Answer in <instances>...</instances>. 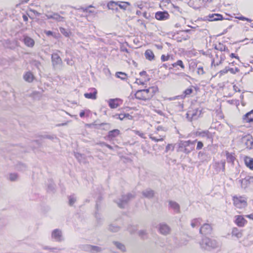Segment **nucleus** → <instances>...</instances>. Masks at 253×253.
<instances>
[{"label": "nucleus", "mask_w": 253, "mask_h": 253, "mask_svg": "<svg viewBox=\"0 0 253 253\" xmlns=\"http://www.w3.org/2000/svg\"><path fill=\"white\" fill-rule=\"evenodd\" d=\"M113 244L116 246V247L120 250L122 252H125L126 250V247L124 245L122 244V243L119 242L114 241L113 242Z\"/></svg>", "instance_id": "473e14b6"}, {"label": "nucleus", "mask_w": 253, "mask_h": 253, "mask_svg": "<svg viewBox=\"0 0 253 253\" xmlns=\"http://www.w3.org/2000/svg\"><path fill=\"white\" fill-rule=\"evenodd\" d=\"M169 14L167 12H158L155 14V17L159 20H164L167 19Z\"/></svg>", "instance_id": "2eb2a0df"}, {"label": "nucleus", "mask_w": 253, "mask_h": 253, "mask_svg": "<svg viewBox=\"0 0 253 253\" xmlns=\"http://www.w3.org/2000/svg\"><path fill=\"white\" fill-rule=\"evenodd\" d=\"M137 229V227L136 226H131V227H129V231L131 233H133L134 232V231L135 230H136Z\"/></svg>", "instance_id": "5fc2aeb1"}, {"label": "nucleus", "mask_w": 253, "mask_h": 253, "mask_svg": "<svg viewBox=\"0 0 253 253\" xmlns=\"http://www.w3.org/2000/svg\"><path fill=\"white\" fill-rule=\"evenodd\" d=\"M23 42L27 46L29 47H33L35 45L34 40L26 35L23 36Z\"/></svg>", "instance_id": "f8f14e48"}, {"label": "nucleus", "mask_w": 253, "mask_h": 253, "mask_svg": "<svg viewBox=\"0 0 253 253\" xmlns=\"http://www.w3.org/2000/svg\"><path fill=\"white\" fill-rule=\"evenodd\" d=\"M23 19L24 21L25 22H26L28 20V17L26 15H23Z\"/></svg>", "instance_id": "052dcab7"}, {"label": "nucleus", "mask_w": 253, "mask_h": 253, "mask_svg": "<svg viewBox=\"0 0 253 253\" xmlns=\"http://www.w3.org/2000/svg\"><path fill=\"white\" fill-rule=\"evenodd\" d=\"M244 120L247 122L250 123L253 121V110L249 113H247L243 117Z\"/></svg>", "instance_id": "5701e85b"}, {"label": "nucleus", "mask_w": 253, "mask_h": 253, "mask_svg": "<svg viewBox=\"0 0 253 253\" xmlns=\"http://www.w3.org/2000/svg\"><path fill=\"white\" fill-rule=\"evenodd\" d=\"M75 157L80 162H84L85 160L84 156L79 153H76L75 154Z\"/></svg>", "instance_id": "c9c22d12"}, {"label": "nucleus", "mask_w": 253, "mask_h": 253, "mask_svg": "<svg viewBox=\"0 0 253 253\" xmlns=\"http://www.w3.org/2000/svg\"><path fill=\"white\" fill-rule=\"evenodd\" d=\"M145 57L147 59L151 61L154 59L155 55L151 50L147 49L145 52Z\"/></svg>", "instance_id": "a878e982"}, {"label": "nucleus", "mask_w": 253, "mask_h": 253, "mask_svg": "<svg viewBox=\"0 0 253 253\" xmlns=\"http://www.w3.org/2000/svg\"><path fill=\"white\" fill-rule=\"evenodd\" d=\"M169 208L173 210L175 212L178 213L180 211V207L178 204L176 202L170 201L169 202Z\"/></svg>", "instance_id": "412c9836"}, {"label": "nucleus", "mask_w": 253, "mask_h": 253, "mask_svg": "<svg viewBox=\"0 0 253 253\" xmlns=\"http://www.w3.org/2000/svg\"><path fill=\"white\" fill-rule=\"evenodd\" d=\"M164 137H165V135H162L160 136V138H157L156 137L152 136L151 135L150 136V138L152 140L156 142H158L159 141H163L164 140Z\"/></svg>", "instance_id": "58836bf2"}, {"label": "nucleus", "mask_w": 253, "mask_h": 253, "mask_svg": "<svg viewBox=\"0 0 253 253\" xmlns=\"http://www.w3.org/2000/svg\"><path fill=\"white\" fill-rule=\"evenodd\" d=\"M203 143L202 142H201V141L198 142L196 149L197 150H200V149H201L203 148Z\"/></svg>", "instance_id": "8fccbe9b"}, {"label": "nucleus", "mask_w": 253, "mask_h": 253, "mask_svg": "<svg viewBox=\"0 0 253 253\" xmlns=\"http://www.w3.org/2000/svg\"><path fill=\"white\" fill-rule=\"evenodd\" d=\"M233 89H234L236 92H240V89H239V88L237 86H236V85H234L233 86Z\"/></svg>", "instance_id": "bf43d9fd"}, {"label": "nucleus", "mask_w": 253, "mask_h": 253, "mask_svg": "<svg viewBox=\"0 0 253 253\" xmlns=\"http://www.w3.org/2000/svg\"><path fill=\"white\" fill-rule=\"evenodd\" d=\"M246 220L241 215L236 216V223L238 226L243 227L246 223Z\"/></svg>", "instance_id": "6ab92c4d"}, {"label": "nucleus", "mask_w": 253, "mask_h": 253, "mask_svg": "<svg viewBox=\"0 0 253 253\" xmlns=\"http://www.w3.org/2000/svg\"><path fill=\"white\" fill-rule=\"evenodd\" d=\"M84 250L86 251L90 252L91 253H96L100 252L102 251L101 248L91 245H86L84 247Z\"/></svg>", "instance_id": "ddd939ff"}, {"label": "nucleus", "mask_w": 253, "mask_h": 253, "mask_svg": "<svg viewBox=\"0 0 253 253\" xmlns=\"http://www.w3.org/2000/svg\"><path fill=\"white\" fill-rule=\"evenodd\" d=\"M117 203L119 207L121 209H123L125 207L126 205V199L125 196L123 197L122 199H119Z\"/></svg>", "instance_id": "bb28decb"}, {"label": "nucleus", "mask_w": 253, "mask_h": 253, "mask_svg": "<svg viewBox=\"0 0 253 253\" xmlns=\"http://www.w3.org/2000/svg\"><path fill=\"white\" fill-rule=\"evenodd\" d=\"M226 156L227 162L231 163L232 164H233L235 160V157L234 156V155L228 152H226Z\"/></svg>", "instance_id": "c756f323"}, {"label": "nucleus", "mask_w": 253, "mask_h": 253, "mask_svg": "<svg viewBox=\"0 0 253 253\" xmlns=\"http://www.w3.org/2000/svg\"><path fill=\"white\" fill-rule=\"evenodd\" d=\"M212 227L211 225L208 223H205L203 225L200 229V233L203 234H209L211 233Z\"/></svg>", "instance_id": "9b49d317"}, {"label": "nucleus", "mask_w": 253, "mask_h": 253, "mask_svg": "<svg viewBox=\"0 0 253 253\" xmlns=\"http://www.w3.org/2000/svg\"><path fill=\"white\" fill-rule=\"evenodd\" d=\"M92 90H93V92H90V93H85L84 94V96L85 98L88 99H91L93 100H95L97 98V91L95 88H93Z\"/></svg>", "instance_id": "aec40b11"}, {"label": "nucleus", "mask_w": 253, "mask_h": 253, "mask_svg": "<svg viewBox=\"0 0 253 253\" xmlns=\"http://www.w3.org/2000/svg\"><path fill=\"white\" fill-rule=\"evenodd\" d=\"M230 56L232 58L234 57V58H236L239 59V57L238 56H236L235 54H234V53H231L230 55Z\"/></svg>", "instance_id": "69168bd1"}, {"label": "nucleus", "mask_w": 253, "mask_h": 253, "mask_svg": "<svg viewBox=\"0 0 253 253\" xmlns=\"http://www.w3.org/2000/svg\"><path fill=\"white\" fill-rule=\"evenodd\" d=\"M201 223V219L200 218H196L193 219L191 222V226L194 228L200 225Z\"/></svg>", "instance_id": "2f4dec72"}, {"label": "nucleus", "mask_w": 253, "mask_h": 253, "mask_svg": "<svg viewBox=\"0 0 253 253\" xmlns=\"http://www.w3.org/2000/svg\"><path fill=\"white\" fill-rule=\"evenodd\" d=\"M236 18L240 20H243V21L246 20L249 22H251L252 21V20H251V19L246 18V17L242 16L236 17Z\"/></svg>", "instance_id": "49530a36"}, {"label": "nucleus", "mask_w": 253, "mask_h": 253, "mask_svg": "<svg viewBox=\"0 0 253 253\" xmlns=\"http://www.w3.org/2000/svg\"><path fill=\"white\" fill-rule=\"evenodd\" d=\"M200 245L202 248L208 250L215 248L218 246L217 242L215 240L207 237L203 238L202 241L200 243Z\"/></svg>", "instance_id": "f03ea898"}, {"label": "nucleus", "mask_w": 253, "mask_h": 253, "mask_svg": "<svg viewBox=\"0 0 253 253\" xmlns=\"http://www.w3.org/2000/svg\"><path fill=\"white\" fill-rule=\"evenodd\" d=\"M193 89L192 88H188L186 89L183 92L184 97H187L191 94L193 92Z\"/></svg>", "instance_id": "a19ab883"}, {"label": "nucleus", "mask_w": 253, "mask_h": 253, "mask_svg": "<svg viewBox=\"0 0 253 253\" xmlns=\"http://www.w3.org/2000/svg\"><path fill=\"white\" fill-rule=\"evenodd\" d=\"M140 78L137 79L135 81V83L138 84L144 85L150 80V78L146 75V72L145 71L140 72Z\"/></svg>", "instance_id": "39448f33"}, {"label": "nucleus", "mask_w": 253, "mask_h": 253, "mask_svg": "<svg viewBox=\"0 0 253 253\" xmlns=\"http://www.w3.org/2000/svg\"><path fill=\"white\" fill-rule=\"evenodd\" d=\"M201 110L198 109L190 110L187 113V118L189 121H191L192 120H196L199 118L201 115Z\"/></svg>", "instance_id": "20e7f679"}, {"label": "nucleus", "mask_w": 253, "mask_h": 253, "mask_svg": "<svg viewBox=\"0 0 253 253\" xmlns=\"http://www.w3.org/2000/svg\"><path fill=\"white\" fill-rule=\"evenodd\" d=\"M46 34L47 35H52V32L50 31H48L46 32Z\"/></svg>", "instance_id": "774afa93"}, {"label": "nucleus", "mask_w": 253, "mask_h": 253, "mask_svg": "<svg viewBox=\"0 0 253 253\" xmlns=\"http://www.w3.org/2000/svg\"><path fill=\"white\" fill-rule=\"evenodd\" d=\"M84 111H82L80 113V116L82 118L83 117H84Z\"/></svg>", "instance_id": "338daca9"}, {"label": "nucleus", "mask_w": 253, "mask_h": 253, "mask_svg": "<svg viewBox=\"0 0 253 253\" xmlns=\"http://www.w3.org/2000/svg\"><path fill=\"white\" fill-rule=\"evenodd\" d=\"M228 71H229L232 74H236V73H238L239 72V69L238 68H229L228 67Z\"/></svg>", "instance_id": "c03bdc74"}, {"label": "nucleus", "mask_w": 253, "mask_h": 253, "mask_svg": "<svg viewBox=\"0 0 253 253\" xmlns=\"http://www.w3.org/2000/svg\"><path fill=\"white\" fill-rule=\"evenodd\" d=\"M136 134H137L139 136H140L141 137L145 138V134L142 132H140L139 131H136Z\"/></svg>", "instance_id": "13d9d810"}, {"label": "nucleus", "mask_w": 253, "mask_h": 253, "mask_svg": "<svg viewBox=\"0 0 253 253\" xmlns=\"http://www.w3.org/2000/svg\"><path fill=\"white\" fill-rule=\"evenodd\" d=\"M9 180L11 181H16L18 178V176L16 173H10L9 175Z\"/></svg>", "instance_id": "e433bc0d"}, {"label": "nucleus", "mask_w": 253, "mask_h": 253, "mask_svg": "<svg viewBox=\"0 0 253 253\" xmlns=\"http://www.w3.org/2000/svg\"><path fill=\"white\" fill-rule=\"evenodd\" d=\"M118 116V118L121 120H123L126 117V114H119V115H116L115 116Z\"/></svg>", "instance_id": "864d4df0"}, {"label": "nucleus", "mask_w": 253, "mask_h": 253, "mask_svg": "<svg viewBox=\"0 0 253 253\" xmlns=\"http://www.w3.org/2000/svg\"><path fill=\"white\" fill-rule=\"evenodd\" d=\"M69 200V203L70 206H72L76 201V199L73 196H70Z\"/></svg>", "instance_id": "a18cd8bd"}, {"label": "nucleus", "mask_w": 253, "mask_h": 253, "mask_svg": "<svg viewBox=\"0 0 253 253\" xmlns=\"http://www.w3.org/2000/svg\"><path fill=\"white\" fill-rule=\"evenodd\" d=\"M216 164L220 165L221 167L222 170L224 171L225 169V162L224 161H221L220 163H216Z\"/></svg>", "instance_id": "de8ad7c7"}, {"label": "nucleus", "mask_w": 253, "mask_h": 253, "mask_svg": "<svg viewBox=\"0 0 253 253\" xmlns=\"http://www.w3.org/2000/svg\"><path fill=\"white\" fill-rule=\"evenodd\" d=\"M44 138H48L49 139H53L54 138H56V137L54 135H46L44 136Z\"/></svg>", "instance_id": "6e6d98bb"}, {"label": "nucleus", "mask_w": 253, "mask_h": 253, "mask_svg": "<svg viewBox=\"0 0 253 253\" xmlns=\"http://www.w3.org/2000/svg\"><path fill=\"white\" fill-rule=\"evenodd\" d=\"M51 237L58 242L63 240L62 231L58 229H55L52 232Z\"/></svg>", "instance_id": "6e6552de"}, {"label": "nucleus", "mask_w": 253, "mask_h": 253, "mask_svg": "<svg viewBox=\"0 0 253 253\" xmlns=\"http://www.w3.org/2000/svg\"><path fill=\"white\" fill-rule=\"evenodd\" d=\"M160 233L164 235H167L170 233V228L169 225L165 223H161L158 227Z\"/></svg>", "instance_id": "0eeeda50"}, {"label": "nucleus", "mask_w": 253, "mask_h": 253, "mask_svg": "<svg viewBox=\"0 0 253 253\" xmlns=\"http://www.w3.org/2000/svg\"><path fill=\"white\" fill-rule=\"evenodd\" d=\"M169 55L165 56V55H162L161 56V60H162V61L164 62L168 61L169 59Z\"/></svg>", "instance_id": "3c124183"}, {"label": "nucleus", "mask_w": 253, "mask_h": 253, "mask_svg": "<svg viewBox=\"0 0 253 253\" xmlns=\"http://www.w3.org/2000/svg\"><path fill=\"white\" fill-rule=\"evenodd\" d=\"M158 88L155 86L150 87L147 89L138 90L135 93L136 98L139 100H146L150 99L157 91Z\"/></svg>", "instance_id": "f257e3e1"}, {"label": "nucleus", "mask_w": 253, "mask_h": 253, "mask_svg": "<svg viewBox=\"0 0 253 253\" xmlns=\"http://www.w3.org/2000/svg\"><path fill=\"white\" fill-rule=\"evenodd\" d=\"M67 122L66 123H62V124H58L57 125V126H66L67 125Z\"/></svg>", "instance_id": "0e129e2a"}, {"label": "nucleus", "mask_w": 253, "mask_h": 253, "mask_svg": "<svg viewBox=\"0 0 253 253\" xmlns=\"http://www.w3.org/2000/svg\"><path fill=\"white\" fill-rule=\"evenodd\" d=\"M120 134V130L118 129H114L108 132V137L109 139H113Z\"/></svg>", "instance_id": "b1692460"}, {"label": "nucleus", "mask_w": 253, "mask_h": 253, "mask_svg": "<svg viewBox=\"0 0 253 253\" xmlns=\"http://www.w3.org/2000/svg\"><path fill=\"white\" fill-rule=\"evenodd\" d=\"M228 69V67H226L223 70L220 71V74H226L228 72H229Z\"/></svg>", "instance_id": "4d7b16f0"}, {"label": "nucleus", "mask_w": 253, "mask_h": 253, "mask_svg": "<svg viewBox=\"0 0 253 253\" xmlns=\"http://www.w3.org/2000/svg\"><path fill=\"white\" fill-rule=\"evenodd\" d=\"M138 234L141 238H144L146 236L147 232L145 230H141L138 231Z\"/></svg>", "instance_id": "79ce46f5"}, {"label": "nucleus", "mask_w": 253, "mask_h": 253, "mask_svg": "<svg viewBox=\"0 0 253 253\" xmlns=\"http://www.w3.org/2000/svg\"><path fill=\"white\" fill-rule=\"evenodd\" d=\"M196 141H191L190 140H188V141H184L183 143H182V145L184 147H187L188 146H189L190 145H194L195 142Z\"/></svg>", "instance_id": "37998d69"}, {"label": "nucleus", "mask_w": 253, "mask_h": 253, "mask_svg": "<svg viewBox=\"0 0 253 253\" xmlns=\"http://www.w3.org/2000/svg\"><path fill=\"white\" fill-rule=\"evenodd\" d=\"M142 194L144 197L151 199L154 196V192L150 189H147L142 192Z\"/></svg>", "instance_id": "f3484780"}, {"label": "nucleus", "mask_w": 253, "mask_h": 253, "mask_svg": "<svg viewBox=\"0 0 253 253\" xmlns=\"http://www.w3.org/2000/svg\"><path fill=\"white\" fill-rule=\"evenodd\" d=\"M223 19L222 15L219 14H211L208 16V19L210 21L221 20Z\"/></svg>", "instance_id": "a211bd4d"}, {"label": "nucleus", "mask_w": 253, "mask_h": 253, "mask_svg": "<svg viewBox=\"0 0 253 253\" xmlns=\"http://www.w3.org/2000/svg\"><path fill=\"white\" fill-rule=\"evenodd\" d=\"M241 184L242 187L244 188H246L251 185H253V176H246L241 180Z\"/></svg>", "instance_id": "423d86ee"}, {"label": "nucleus", "mask_w": 253, "mask_h": 253, "mask_svg": "<svg viewBox=\"0 0 253 253\" xmlns=\"http://www.w3.org/2000/svg\"><path fill=\"white\" fill-rule=\"evenodd\" d=\"M242 141L245 143L246 147L248 149H252L253 147V138L250 135L244 137Z\"/></svg>", "instance_id": "9d476101"}, {"label": "nucleus", "mask_w": 253, "mask_h": 253, "mask_svg": "<svg viewBox=\"0 0 253 253\" xmlns=\"http://www.w3.org/2000/svg\"><path fill=\"white\" fill-rule=\"evenodd\" d=\"M118 8L125 11L126 8V2L125 1H118Z\"/></svg>", "instance_id": "72a5a7b5"}, {"label": "nucleus", "mask_w": 253, "mask_h": 253, "mask_svg": "<svg viewBox=\"0 0 253 253\" xmlns=\"http://www.w3.org/2000/svg\"><path fill=\"white\" fill-rule=\"evenodd\" d=\"M143 16L145 17L146 18H148L149 17V15H147V13L146 12H144L143 13Z\"/></svg>", "instance_id": "e2e57ef3"}, {"label": "nucleus", "mask_w": 253, "mask_h": 253, "mask_svg": "<svg viewBox=\"0 0 253 253\" xmlns=\"http://www.w3.org/2000/svg\"><path fill=\"white\" fill-rule=\"evenodd\" d=\"M232 236L236 237L238 239L241 238L243 234L241 231H239L237 228H233L232 232Z\"/></svg>", "instance_id": "cd10ccee"}, {"label": "nucleus", "mask_w": 253, "mask_h": 253, "mask_svg": "<svg viewBox=\"0 0 253 253\" xmlns=\"http://www.w3.org/2000/svg\"><path fill=\"white\" fill-rule=\"evenodd\" d=\"M34 76L31 72H27L24 76V80L28 82H32L33 80Z\"/></svg>", "instance_id": "7c9ffc66"}, {"label": "nucleus", "mask_w": 253, "mask_h": 253, "mask_svg": "<svg viewBox=\"0 0 253 253\" xmlns=\"http://www.w3.org/2000/svg\"><path fill=\"white\" fill-rule=\"evenodd\" d=\"M233 204L238 209L245 208L247 205L246 199L242 196H234L233 197Z\"/></svg>", "instance_id": "7ed1b4c3"}, {"label": "nucleus", "mask_w": 253, "mask_h": 253, "mask_svg": "<svg viewBox=\"0 0 253 253\" xmlns=\"http://www.w3.org/2000/svg\"><path fill=\"white\" fill-rule=\"evenodd\" d=\"M46 17L48 19H52L57 22L63 21L64 20V18L57 13L46 14Z\"/></svg>", "instance_id": "1a4fd4ad"}, {"label": "nucleus", "mask_w": 253, "mask_h": 253, "mask_svg": "<svg viewBox=\"0 0 253 253\" xmlns=\"http://www.w3.org/2000/svg\"><path fill=\"white\" fill-rule=\"evenodd\" d=\"M116 76L122 80H125L126 78V74L121 72H117L116 73Z\"/></svg>", "instance_id": "4c0bfd02"}, {"label": "nucleus", "mask_w": 253, "mask_h": 253, "mask_svg": "<svg viewBox=\"0 0 253 253\" xmlns=\"http://www.w3.org/2000/svg\"><path fill=\"white\" fill-rule=\"evenodd\" d=\"M244 162L247 167L250 169H253V158L245 156L244 158Z\"/></svg>", "instance_id": "4be33fe9"}, {"label": "nucleus", "mask_w": 253, "mask_h": 253, "mask_svg": "<svg viewBox=\"0 0 253 253\" xmlns=\"http://www.w3.org/2000/svg\"><path fill=\"white\" fill-rule=\"evenodd\" d=\"M118 1H110L107 4V7L109 9L118 11Z\"/></svg>", "instance_id": "393cba45"}, {"label": "nucleus", "mask_w": 253, "mask_h": 253, "mask_svg": "<svg viewBox=\"0 0 253 253\" xmlns=\"http://www.w3.org/2000/svg\"><path fill=\"white\" fill-rule=\"evenodd\" d=\"M108 229L112 232H117L120 230V227L114 224H111L109 225Z\"/></svg>", "instance_id": "f704fd0d"}, {"label": "nucleus", "mask_w": 253, "mask_h": 253, "mask_svg": "<svg viewBox=\"0 0 253 253\" xmlns=\"http://www.w3.org/2000/svg\"><path fill=\"white\" fill-rule=\"evenodd\" d=\"M196 135L202 137H207V138H211L210 133L208 131H197Z\"/></svg>", "instance_id": "c85d7f7f"}, {"label": "nucleus", "mask_w": 253, "mask_h": 253, "mask_svg": "<svg viewBox=\"0 0 253 253\" xmlns=\"http://www.w3.org/2000/svg\"><path fill=\"white\" fill-rule=\"evenodd\" d=\"M246 217L249 218H250V219H251L253 220V214H249V215H247Z\"/></svg>", "instance_id": "680f3d73"}, {"label": "nucleus", "mask_w": 253, "mask_h": 253, "mask_svg": "<svg viewBox=\"0 0 253 253\" xmlns=\"http://www.w3.org/2000/svg\"><path fill=\"white\" fill-rule=\"evenodd\" d=\"M60 31L61 32V33H62L65 36H66V37L68 36V33H67V32L66 31V30L64 28H60Z\"/></svg>", "instance_id": "603ef678"}, {"label": "nucleus", "mask_w": 253, "mask_h": 253, "mask_svg": "<svg viewBox=\"0 0 253 253\" xmlns=\"http://www.w3.org/2000/svg\"><path fill=\"white\" fill-rule=\"evenodd\" d=\"M197 73L199 75H203V74H204V69H203V67H199L198 68V69H197Z\"/></svg>", "instance_id": "09e8293b"}, {"label": "nucleus", "mask_w": 253, "mask_h": 253, "mask_svg": "<svg viewBox=\"0 0 253 253\" xmlns=\"http://www.w3.org/2000/svg\"><path fill=\"white\" fill-rule=\"evenodd\" d=\"M121 100L119 99H110L108 101L109 106L111 108H117L119 105Z\"/></svg>", "instance_id": "4468645a"}, {"label": "nucleus", "mask_w": 253, "mask_h": 253, "mask_svg": "<svg viewBox=\"0 0 253 253\" xmlns=\"http://www.w3.org/2000/svg\"><path fill=\"white\" fill-rule=\"evenodd\" d=\"M176 66H180L182 69H184V66L183 64V62L181 60H178L176 62L173 63L172 64V66L173 67H176Z\"/></svg>", "instance_id": "ea45409f"}, {"label": "nucleus", "mask_w": 253, "mask_h": 253, "mask_svg": "<svg viewBox=\"0 0 253 253\" xmlns=\"http://www.w3.org/2000/svg\"><path fill=\"white\" fill-rule=\"evenodd\" d=\"M52 62L53 66L59 65L62 63V60L60 56L56 53L52 54Z\"/></svg>", "instance_id": "dca6fc26"}]
</instances>
